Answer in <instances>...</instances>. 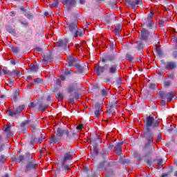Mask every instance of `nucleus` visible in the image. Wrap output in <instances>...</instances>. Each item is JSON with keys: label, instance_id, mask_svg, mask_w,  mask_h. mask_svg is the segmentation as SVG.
I'll return each instance as SVG.
<instances>
[{"label": "nucleus", "instance_id": "obj_1", "mask_svg": "<svg viewBox=\"0 0 177 177\" xmlns=\"http://www.w3.org/2000/svg\"><path fill=\"white\" fill-rule=\"evenodd\" d=\"M144 125L145 130L144 131L143 138L145 144L142 147V150L145 157H150L153 152L156 151L154 148V133L151 129H156L160 127V122L156 120L153 115H149L144 119Z\"/></svg>", "mask_w": 177, "mask_h": 177}, {"label": "nucleus", "instance_id": "obj_2", "mask_svg": "<svg viewBox=\"0 0 177 177\" xmlns=\"http://www.w3.org/2000/svg\"><path fill=\"white\" fill-rule=\"evenodd\" d=\"M95 74L98 76L100 77L104 71H106V73L110 77H106L104 78V82L106 84H110L113 81V77L116 75V77L118 76V65L116 64H105L103 66L102 65H97L95 69Z\"/></svg>", "mask_w": 177, "mask_h": 177}, {"label": "nucleus", "instance_id": "obj_3", "mask_svg": "<svg viewBox=\"0 0 177 177\" xmlns=\"http://www.w3.org/2000/svg\"><path fill=\"white\" fill-rule=\"evenodd\" d=\"M77 88H78V83L77 82H72L67 87L66 92L69 93L68 102L71 104L75 103V100H78V99L82 97L81 91H77Z\"/></svg>", "mask_w": 177, "mask_h": 177}, {"label": "nucleus", "instance_id": "obj_4", "mask_svg": "<svg viewBox=\"0 0 177 177\" xmlns=\"http://www.w3.org/2000/svg\"><path fill=\"white\" fill-rule=\"evenodd\" d=\"M153 17H154V14L151 12L144 20V24L142 25V27L147 28V30H152L151 32V39L153 41V44L156 45V44H158V37H157L154 33L156 31V26L153 25Z\"/></svg>", "mask_w": 177, "mask_h": 177}, {"label": "nucleus", "instance_id": "obj_5", "mask_svg": "<svg viewBox=\"0 0 177 177\" xmlns=\"http://www.w3.org/2000/svg\"><path fill=\"white\" fill-rule=\"evenodd\" d=\"M63 135H66V136H68V130L63 129L60 127L57 129V132L55 133V136H53L50 139V143H59L60 140H62V138H63Z\"/></svg>", "mask_w": 177, "mask_h": 177}, {"label": "nucleus", "instance_id": "obj_6", "mask_svg": "<svg viewBox=\"0 0 177 177\" xmlns=\"http://www.w3.org/2000/svg\"><path fill=\"white\" fill-rule=\"evenodd\" d=\"M26 171H31V169H35L37 168V165H38V163L35 162V159L32 158V155L28 152L26 153Z\"/></svg>", "mask_w": 177, "mask_h": 177}, {"label": "nucleus", "instance_id": "obj_7", "mask_svg": "<svg viewBox=\"0 0 177 177\" xmlns=\"http://www.w3.org/2000/svg\"><path fill=\"white\" fill-rule=\"evenodd\" d=\"M77 24L78 22L75 20L71 21V22L68 23L65 26L66 32H68V34H71V35H73V34H74V32L77 30V28H78V27H77Z\"/></svg>", "mask_w": 177, "mask_h": 177}, {"label": "nucleus", "instance_id": "obj_8", "mask_svg": "<svg viewBox=\"0 0 177 177\" xmlns=\"http://www.w3.org/2000/svg\"><path fill=\"white\" fill-rule=\"evenodd\" d=\"M13 125L12 124H6L3 129V136H5L6 140H9L10 136H13Z\"/></svg>", "mask_w": 177, "mask_h": 177}, {"label": "nucleus", "instance_id": "obj_9", "mask_svg": "<svg viewBox=\"0 0 177 177\" xmlns=\"http://www.w3.org/2000/svg\"><path fill=\"white\" fill-rule=\"evenodd\" d=\"M61 2L68 12H71L72 8H75L77 5V0H61Z\"/></svg>", "mask_w": 177, "mask_h": 177}, {"label": "nucleus", "instance_id": "obj_10", "mask_svg": "<svg viewBox=\"0 0 177 177\" xmlns=\"http://www.w3.org/2000/svg\"><path fill=\"white\" fill-rule=\"evenodd\" d=\"M68 40L64 39H59L57 42V46H61V48H63L64 50L66 52V53H68L70 52V48L68 47Z\"/></svg>", "mask_w": 177, "mask_h": 177}, {"label": "nucleus", "instance_id": "obj_11", "mask_svg": "<svg viewBox=\"0 0 177 177\" xmlns=\"http://www.w3.org/2000/svg\"><path fill=\"white\" fill-rule=\"evenodd\" d=\"M30 129L32 132L35 133L38 131V128H39V122H38V119L33 118L30 119Z\"/></svg>", "mask_w": 177, "mask_h": 177}, {"label": "nucleus", "instance_id": "obj_12", "mask_svg": "<svg viewBox=\"0 0 177 177\" xmlns=\"http://www.w3.org/2000/svg\"><path fill=\"white\" fill-rule=\"evenodd\" d=\"M79 63L80 60H78V59L73 57L71 55L68 56V65L69 67L76 68Z\"/></svg>", "mask_w": 177, "mask_h": 177}, {"label": "nucleus", "instance_id": "obj_13", "mask_svg": "<svg viewBox=\"0 0 177 177\" xmlns=\"http://www.w3.org/2000/svg\"><path fill=\"white\" fill-rule=\"evenodd\" d=\"M74 157V153L71 150L68 151L66 152L64 155V156L62 158V161L63 162H67V161H71Z\"/></svg>", "mask_w": 177, "mask_h": 177}, {"label": "nucleus", "instance_id": "obj_14", "mask_svg": "<svg viewBox=\"0 0 177 177\" xmlns=\"http://www.w3.org/2000/svg\"><path fill=\"white\" fill-rule=\"evenodd\" d=\"M21 109H20L19 106L16 109L15 111L12 110H7V114L9 115V117H13L14 118H17L19 115H20V113H21Z\"/></svg>", "mask_w": 177, "mask_h": 177}, {"label": "nucleus", "instance_id": "obj_15", "mask_svg": "<svg viewBox=\"0 0 177 177\" xmlns=\"http://www.w3.org/2000/svg\"><path fill=\"white\" fill-rule=\"evenodd\" d=\"M76 73L78 74H83L85 71H88V66L85 64V63H82L81 64H77V66L75 67Z\"/></svg>", "mask_w": 177, "mask_h": 177}, {"label": "nucleus", "instance_id": "obj_16", "mask_svg": "<svg viewBox=\"0 0 177 177\" xmlns=\"http://www.w3.org/2000/svg\"><path fill=\"white\" fill-rule=\"evenodd\" d=\"M149 35H150V32L146 28H142L139 37L141 41H147L149 39Z\"/></svg>", "mask_w": 177, "mask_h": 177}, {"label": "nucleus", "instance_id": "obj_17", "mask_svg": "<svg viewBox=\"0 0 177 177\" xmlns=\"http://www.w3.org/2000/svg\"><path fill=\"white\" fill-rule=\"evenodd\" d=\"M127 3L133 10H136L138 8L136 7V5H142V3H140V0H127Z\"/></svg>", "mask_w": 177, "mask_h": 177}, {"label": "nucleus", "instance_id": "obj_18", "mask_svg": "<svg viewBox=\"0 0 177 177\" xmlns=\"http://www.w3.org/2000/svg\"><path fill=\"white\" fill-rule=\"evenodd\" d=\"M93 107L95 109L94 115L97 118H99V115H100V113H102V105L96 102L93 104Z\"/></svg>", "mask_w": 177, "mask_h": 177}, {"label": "nucleus", "instance_id": "obj_19", "mask_svg": "<svg viewBox=\"0 0 177 177\" xmlns=\"http://www.w3.org/2000/svg\"><path fill=\"white\" fill-rule=\"evenodd\" d=\"M165 68L167 70H175L177 68V64L176 62L169 61L165 63Z\"/></svg>", "mask_w": 177, "mask_h": 177}, {"label": "nucleus", "instance_id": "obj_20", "mask_svg": "<svg viewBox=\"0 0 177 177\" xmlns=\"http://www.w3.org/2000/svg\"><path fill=\"white\" fill-rule=\"evenodd\" d=\"M115 60V55H106L104 58L101 59L102 63H107V62H114Z\"/></svg>", "mask_w": 177, "mask_h": 177}, {"label": "nucleus", "instance_id": "obj_21", "mask_svg": "<svg viewBox=\"0 0 177 177\" xmlns=\"http://www.w3.org/2000/svg\"><path fill=\"white\" fill-rule=\"evenodd\" d=\"M121 31H122V25L118 24L115 26V28L113 30L114 35L116 37H118V38H121Z\"/></svg>", "mask_w": 177, "mask_h": 177}, {"label": "nucleus", "instance_id": "obj_22", "mask_svg": "<svg viewBox=\"0 0 177 177\" xmlns=\"http://www.w3.org/2000/svg\"><path fill=\"white\" fill-rule=\"evenodd\" d=\"M31 37H32V29H28L26 33L22 36V38H24L25 41H30Z\"/></svg>", "mask_w": 177, "mask_h": 177}, {"label": "nucleus", "instance_id": "obj_23", "mask_svg": "<svg viewBox=\"0 0 177 177\" xmlns=\"http://www.w3.org/2000/svg\"><path fill=\"white\" fill-rule=\"evenodd\" d=\"M52 60H53V55L52 53H49L46 55H44L43 63L44 64H46L48 62H52Z\"/></svg>", "mask_w": 177, "mask_h": 177}, {"label": "nucleus", "instance_id": "obj_24", "mask_svg": "<svg viewBox=\"0 0 177 177\" xmlns=\"http://www.w3.org/2000/svg\"><path fill=\"white\" fill-rule=\"evenodd\" d=\"M84 34V30L79 29L77 28V29L74 31L73 34L72 35L73 37L75 38H77L78 37H82Z\"/></svg>", "mask_w": 177, "mask_h": 177}, {"label": "nucleus", "instance_id": "obj_25", "mask_svg": "<svg viewBox=\"0 0 177 177\" xmlns=\"http://www.w3.org/2000/svg\"><path fill=\"white\" fill-rule=\"evenodd\" d=\"M123 142H118L115 147H114V150L118 154H121V152L122 151V147Z\"/></svg>", "mask_w": 177, "mask_h": 177}, {"label": "nucleus", "instance_id": "obj_26", "mask_svg": "<svg viewBox=\"0 0 177 177\" xmlns=\"http://www.w3.org/2000/svg\"><path fill=\"white\" fill-rule=\"evenodd\" d=\"M19 21L21 26H24V27H28V26H30L28 21H27V19L23 17H19Z\"/></svg>", "mask_w": 177, "mask_h": 177}, {"label": "nucleus", "instance_id": "obj_27", "mask_svg": "<svg viewBox=\"0 0 177 177\" xmlns=\"http://www.w3.org/2000/svg\"><path fill=\"white\" fill-rule=\"evenodd\" d=\"M24 156L20 155L19 156H15L12 158V162H16V161H18V162H21V161H24Z\"/></svg>", "mask_w": 177, "mask_h": 177}, {"label": "nucleus", "instance_id": "obj_28", "mask_svg": "<svg viewBox=\"0 0 177 177\" xmlns=\"http://www.w3.org/2000/svg\"><path fill=\"white\" fill-rule=\"evenodd\" d=\"M31 122V119H28L26 120H24L21 124H20V127L21 128H28L29 124Z\"/></svg>", "mask_w": 177, "mask_h": 177}, {"label": "nucleus", "instance_id": "obj_29", "mask_svg": "<svg viewBox=\"0 0 177 177\" xmlns=\"http://www.w3.org/2000/svg\"><path fill=\"white\" fill-rule=\"evenodd\" d=\"M97 140H99V137L97 136H95V138H91V145L94 147H96V146H97Z\"/></svg>", "mask_w": 177, "mask_h": 177}, {"label": "nucleus", "instance_id": "obj_30", "mask_svg": "<svg viewBox=\"0 0 177 177\" xmlns=\"http://www.w3.org/2000/svg\"><path fill=\"white\" fill-rule=\"evenodd\" d=\"M18 75H21V71L15 69L11 71L10 77L16 78V77H18Z\"/></svg>", "mask_w": 177, "mask_h": 177}, {"label": "nucleus", "instance_id": "obj_31", "mask_svg": "<svg viewBox=\"0 0 177 177\" xmlns=\"http://www.w3.org/2000/svg\"><path fill=\"white\" fill-rule=\"evenodd\" d=\"M74 136H75L74 131H71V133L68 131V136H66L67 141L70 142V140H74Z\"/></svg>", "mask_w": 177, "mask_h": 177}, {"label": "nucleus", "instance_id": "obj_32", "mask_svg": "<svg viewBox=\"0 0 177 177\" xmlns=\"http://www.w3.org/2000/svg\"><path fill=\"white\" fill-rule=\"evenodd\" d=\"M176 93L175 91H171L166 94V99L169 100V102H172V99H174V95Z\"/></svg>", "mask_w": 177, "mask_h": 177}, {"label": "nucleus", "instance_id": "obj_33", "mask_svg": "<svg viewBox=\"0 0 177 177\" xmlns=\"http://www.w3.org/2000/svg\"><path fill=\"white\" fill-rule=\"evenodd\" d=\"M48 107H49V104H44L42 103H40L39 104V111H45V110H46V109H48Z\"/></svg>", "mask_w": 177, "mask_h": 177}, {"label": "nucleus", "instance_id": "obj_34", "mask_svg": "<svg viewBox=\"0 0 177 177\" xmlns=\"http://www.w3.org/2000/svg\"><path fill=\"white\" fill-rule=\"evenodd\" d=\"M8 157L5 155H0V165H3L6 162Z\"/></svg>", "mask_w": 177, "mask_h": 177}, {"label": "nucleus", "instance_id": "obj_35", "mask_svg": "<svg viewBox=\"0 0 177 177\" xmlns=\"http://www.w3.org/2000/svg\"><path fill=\"white\" fill-rule=\"evenodd\" d=\"M153 162H156L158 165L162 166V158H160V156H156L153 160Z\"/></svg>", "mask_w": 177, "mask_h": 177}, {"label": "nucleus", "instance_id": "obj_36", "mask_svg": "<svg viewBox=\"0 0 177 177\" xmlns=\"http://www.w3.org/2000/svg\"><path fill=\"white\" fill-rule=\"evenodd\" d=\"M33 82L35 84V85H38L39 84H43L44 83V80L37 77L36 79H33Z\"/></svg>", "mask_w": 177, "mask_h": 177}, {"label": "nucleus", "instance_id": "obj_37", "mask_svg": "<svg viewBox=\"0 0 177 177\" xmlns=\"http://www.w3.org/2000/svg\"><path fill=\"white\" fill-rule=\"evenodd\" d=\"M136 49L138 50H142L143 48H145V44H143V41H139L137 43Z\"/></svg>", "mask_w": 177, "mask_h": 177}, {"label": "nucleus", "instance_id": "obj_38", "mask_svg": "<svg viewBox=\"0 0 177 177\" xmlns=\"http://www.w3.org/2000/svg\"><path fill=\"white\" fill-rule=\"evenodd\" d=\"M145 162H146V165H147V167H153V162L151 160V158H148L145 160Z\"/></svg>", "mask_w": 177, "mask_h": 177}, {"label": "nucleus", "instance_id": "obj_39", "mask_svg": "<svg viewBox=\"0 0 177 177\" xmlns=\"http://www.w3.org/2000/svg\"><path fill=\"white\" fill-rule=\"evenodd\" d=\"M55 97L57 99V100L62 101L64 99V95H63V93H57L55 95Z\"/></svg>", "mask_w": 177, "mask_h": 177}, {"label": "nucleus", "instance_id": "obj_40", "mask_svg": "<svg viewBox=\"0 0 177 177\" xmlns=\"http://www.w3.org/2000/svg\"><path fill=\"white\" fill-rule=\"evenodd\" d=\"M6 30L8 31V32H9L10 34H16V30L13 29L12 28V26H8L6 27Z\"/></svg>", "mask_w": 177, "mask_h": 177}, {"label": "nucleus", "instance_id": "obj_41", "mask_svg": "<svg viewBox=\"0 0 177 177\" xmlns=\"http://www.w3.org/2000/svg\"><path fill=\"white\" fill-rule=\"evenodd\" d=\"M158 95L160 99H162L163 100L167 99V93L164 91H159L158 92Z\"/></svg>", "mask_w": 177, "mask_h": 177}, {"label": "nucleus", "instance_id": "obj_42", "mask_svg": "<svg viewBox=\"0 0 177 177\" xmlns=\"http://www.w3.org/2000/svg\"><path fill=\"white\" fill-rule=\"evenodd\" d=\"M20 96L19 91H15L12 97V99L14 102H17V97Z\"/></svg>", "mask_w": 177, "mask_h": 177}, {"label": "nucleus", "instance_id": "obj_43", "mask_svg": "<svg viewBox=\"0 0 177 177\" xmlns=\"http://www.w3.org/2000/svg\"><path fill=\"white\" fill-rule=\"evenodd\" d=\"M116 104H117V101H113L111 102H109L108 107L109 109L114 110V109H115Z\"/></svg>", "mask_w": 177, "mask_h": 177}, {"label": "nucleus", "instance_id": "obj_44", "mask_svg": "<svg viewBox=\"0 0 177 177\" xmlns=\"http://www.w3.org/2000/svg\"><path fill=\"white\" fill-rule=\"evenodd\" d=\"M26 17L27 18L28 20H32L34 19V15L32 13L28 12L25 14Z\"/></svg>", "mask_w": 177, "mask_h": 177}, {"label": "nucleus", "instance_id": "obj_45", "mask_svg": "<svg viewBox=\"0 0 177 177\" xmlns=\"http://www.w3.org/2000/svg\"><path fill=\"white\" fill-rule=\"evenodd\" d=\"M11 49L15 55H17L19 54V52H20V48L17 46H12Z\"/></svg>", "mask_w": 177, "mask_h": 177}, {"label": "nucleus", "instance_id": "obj_46", "mask_svg": "<svg viewBox=\"0 0 177 177\" xmlns=\"http://www.w3.org/2000/svg\"><path fill=\"white\" fill-rule=\"evenodd\" d=\"M1 73H3L4 75H8L9 77H10V74L12 73L11 71L9 70H7L6 68L1 69Z\"/></svg>", "mask_w": 177, "mask_h": 177}, {"label": "nucleus", "instance_id": "obj_47", "mask_svg": "<svg viewBox=\"0 0 177 177\" xmlns=\"http://www.w3.org/2000/svg\"><path fill=\"white\" fill-rule=\"evenodd\" d=\"M126 59H127V60H129V62H133V60H134L133 56H132L130 53H127L126 54Z\"/></svg>", "mask_w": 177, "mask_h": 177}, {"label": "nucleus", "instance_id": "obj_48", "mask_svg": "<svg viewBox=\"0 0 177 177\" xmlns=\"http://www.w3.org/2000/svg\"><path fill=\"white\" fill-rule=\"evenodd\" d=\"M133 156L135 158H137L138 161H142V156H140L138 151H135Z\"/></svg>", "mask_w": 177, "mask_h": 177}, {"label": "nucleus", "instance_id": "obj_49", "mask_svg": "<svg viewBox=\"0 0 177 177\" xmlns=\"http://www.w3.org/2000/svg\"><path fill=\"white\" fill-rule=\"evenodd\" d=\"M113 110L114 109H111L109 108V109L106 111L107 117H109V118H111V117H113Z\"/></svg>", "mask_w": 177, "mask_h": 177}, {"label": "nucleus", "instance_id": "obj_50", "mask_svg": "<svg viewBox=\"0 0 177 177\" xmlns=\"http://www.w3.org/2000/svg\"><path fill=\"white\" fill-rule=\"evenodd\" d=\"M51 8H57L59 6V0H55L54 2L50 4Z\"/></svg>", "mask_w": 177, "mask_h": 177}, {"label": "nucleus", "instance_id": "obj_51", "mask_svg": "<svg viewBox=\"0 0 177 177\" xmlns=\"http://www.w3.org/2000/svg\"><path fill=\"white\" fill-rule=\"evenodd\" d=\"M113 175H114V171L113 169H109L104 177H110L113 176Z\"/></svg>", "mask_w": 177, "mask_h": 177}, {"label": "nucleus", "instance_id": "obj_52", "mask_svg": "<svg viewBox=\"0 0 177 177\" xmlns=\"http://www.w3.org/2000/svg\"><path fill=\"white\" fill-rule=\"evenodd\" d=\"M171 174H172V170H170L167 172L162 174L161 177H168V176H170Z\"/></svg>", "mask_w": 177, "mask_h": 177}, {"label": "nucleus", "instance_id": "obj_53", "mask_svg": "<svg viewBox=\"0 0 177 177\" xmlns=\"http://www.w3.org/2000/svg\"><path fill=\"white\" fill-rule=\"evenodd\" d=\"M101 156L102 158L107 159L109 157V153L106 151H103L102 153H101Z\"/></svg>", "mask_w": 177, "mask_h": 177}, {"label": "nucleus", "instance_id": "obj_54", "mask_svg": "<svg viewBox=\"0 0 177 177\" xmlns=\"http://www.w3.org/2000/svg\"><path fill=\"white\" fill-rule=\"evenodd\" d=\"M101 95L103 96V97H106V96H107V88H103L101 91Z\"/></svg>", "mask_w": 177, "mask_h": 177}, {"label": "nucleus", "instance_id": "obj_55", "mask_svg": "<svg viewBox=\"0 0 177 177\" xmlns=\"http://www.w3.org/2000/svg\"><path fill=\"white\" fill-rule=\"evenodd\" d=\"M20 133H27L28 132V128L26 127H21Z\"/></svg>", "mask_w": 177, "mask_h": 177}, {"label": "nucleus", "instance_id": "obj_56", "mask_svg": "<svg viewBox=\"0 0 177 177\" xmlns=\"http://www.w3.org/2000/svg\"><path fill=\"white\" fill-rule=\"evenodd\" d=\"M30 71H33L34 73H37L38 71V66L37 65H33L30 68Z\"/></svg>", "mask_w": 177, "mask_h": 177}, {"label": "nucleus", "instance_id": "obj_57", "mask_svg": "<svg viewBox=\"0 0 177 177\" xmlns=\"http://www.w3.org/2000/svg\"><path fill=\"white\" fill-rule=\"evenodd\" d=\"M108 5H109V6H111L112 8H115V0H111V1H108Z\"/></svg>", "mask_w": 177, "mask_h": 177}, {"label": "nucleus", "instance_id": "obj_58", "mask_svg": "<svg viewBox=\"0 0 177 177\" xmlns=\"http://www.w3.org/2000/svg\"><path fill=\"white\" fill-rule=\"evenodd\" d=\"M93 153L94 154V156H97L99 154V149H97V147H94L93 149Z\"/></svg>", "mask_w": 177, "mask_h": 177}, {"label": "nucleus", "instance_id": "obj_59", "mask_svg": "<svg viewBox=\"0 0 177 177\" xmlns=\"http://www.w3.org/2000/svg\"><path fill=\"white\" fill-rule=\"evenodd\" d=\"M169 80H174L175 79V73H171L167 75Z\"/></svg>", "mask_w": 177, "mask_h": 177}, {"label": "nucleus", "instance_id": "obj_60", "mask_svg": "<svg viewBox=\"0 0 177 177\" xmlns=\"http://www.w3.org/2000/svg\"><path fill=\"white\" fill-rule=\"evenodd\" d=\"M5 147H6V144L3 143L0 145V153H2L5 150Z\"/></svg>", "mask_w": 177, "mask_h": 177}, {"label": "nucleus", "instance_id": "obj_61", "mask_svg": "<svg viewBox=\"0 0 177 177\" xmlns=\"http://www.w3.org/2000/svg\"><path fill=\"white\" fill-rule=\"evenodd\" d=\"M35 50L36 52H38V53H41L44 51V49H42V48H41V47L37 46L35 48Z\"/></svg>", "mask_w": 177, "mask_h": 177}, {"label": "nucleus", "instance_id": "obj_62", "mask_svg": "<svg viewBox=\"0 0 177 177\" xmlns=\"http://www.w3.org/2000/svg\"><path fill=\"white\" fill-rule=\"evenodd\" d=\"M20 10H21L22 14L26 15V13H28V12H27V9H26V8H24V6H21L20 7Z\"/></svg>", "mask_w": 177, "mask_h": 177}, {"label": "nucleus", "instance_id": "obj_63", "mask_svg": "<svg viewBox=\"0 0 177 177\" xmlns=\"http://www.w3.org/2000/svg\"><path fill=\"white\" fill-rule=\"evenodd\" d=\"M156 53L158 56H159V57H161V56H162V50L160 48L158 49Z\"/></svg>", "mask_w": 177, "mask_h": 177}, {"label": "nucleus", "instance_id": "obj_64", "mask_svg": "<svg viewBox=\"0 0 177 177\" xmlns=\"http://www.w3.org/2000/svg\"><path fill=\"white\" fill-rule=\"evenodd\" d=\"M172 56L174 59H177V50L173 52Z\"/></svg>", "mask_w": 177, "mask_h": 177}]
</instances>
